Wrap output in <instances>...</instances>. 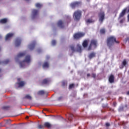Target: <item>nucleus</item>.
Wrapping results in <instances>:
<instances>
[{
	"label": "nucleus",
	"instance_id": "f257e3e1",
	"mask_svg": "<svg viewBox=\"0 0 129 129\" xmlns=\"http://www.w3.org/2000/svg\"><path fill=\"white\" fill-rule=\"evenodd\" d=\"M115 43L116 44H119V41L116 40V38L114 36H110L107 39V45L109 48Z\"/></svg>",
	"mask_w": 129,
	"mask_h": 129
},
{
	"label": "nucleus",
	"instance_id": "f03ea898",
	"mask_svg": "<svg viewBox=\"0 0 129 129\" xmlns=\"http://www.w3.org/2000/svg\"><path fill=\"white\" fill-rule=\"evenodd\" d=\"M81 17H82V11L80 10L76 11L73 14L74 19L77 22H79V21H80Z\"/></svg>",
	"mask_w": 129,
	"mask_h": 129
},
{
	"label": "nucleus",
	"instance_id": "7ed1b4c3",
	"mask_svg": "<svg viewBox=\"0 0 129 129\" xmlns=\"http://www.w3.org/2000/svg\"><path fill=\"white\" fill-rule=\"evenodd\" d=\"M127 10V8H125L123 10H122V11L120 13L118 17V20H120V24H122L123 22L125 21V18H124V17H124V15H125Z\"/></svg>",
	"mask_w": 129,
	"mask_h": 129
},
{
	"label": "nucleus",
	"instance_id": "20e7f679",
	"mask_svg": "<svg viewBox=\"0 0 129 129\" xmlns=\"http://www.w3.org/2000/svg\"><path fill=\"white\" fill-rule=\"evenodd\" d=\"M70 48L71 49L73 53H74V52L81 53L82 51V49H81V46L80 45V44H77L76 49H75V46L73 44L70 45Z\"/></svg>",
	"mask_w": 129,
	"mask_h": 129
},
{
	"label": "nucleus",
	"instance_id": "39448f33",
	"mask_svg": "<svg viewBox=\"0 0 129 129\" xmlns=\"http://www.w3.org/2000/svg\"><path fill=\"white\" fill-rule=\"evenodd\" d=\"M92 47L94 48V49H95V48L97 47V40L95 39H92V40H91L90 45L88 48V51H90V50H92Z\"/></svg>",
	"mask_w": 129,
	"mask_h": 129
},
{
	"label": "nucleus",
	"instance_id": "423d86ee",
	"mask_svg": "<svg viewBox=\"0 0 129 129\" xmlns=\"http://www.w3.org/2000/svg\"><path fill=\"white\" fill-rule=\"evenodd\" d=\"M25 62H26V63H30V62H31V56L27 55L24 60L20 62V67H24Z\"/></svg>",
	"mask_w": 129,
	"mask_h": 129
},
{
	"label": "nucleus",
	"instance_id": "0eeeda50",
	"mask_svg": "<svg viewBox=\"0 0 129 129\" xmlns=\"http://www.w3.org/2000/svg\"><path fill=\"white\" fill-rule=\"evenodd\" d=\"M98 17H99V22L102 24L103 23V21H104V19H105V14H104V12H100L98 14Z\"/></svg>",
	"mask_w": 129,
	"mask_h": 129
},
{
	"label": "nucleus",
	"instance_id": "6e6552de",
	"mask_svg": "<svg viewBox=\"0 0 129 129\" xmlns=\"http://www.w3.org/2000/svg\"><path fill=\"white\" fill-rule=\"evenodd\" d=\"M85 36V33L82 32H78L75 33L74 35V39L75 40H79L80 38H82V37H84Z\"/></svg>",
	"mask_w": 129,
	"mask_h": 129
},
{
	"label": "nucleus",
	"instance_id": "1a4fd4ad",
	"mask_svg": "<svg viewBox=\"0 0 129 129\" xmlns=\"http://www.w3.org/2000/svg\"><path fill=\"white\" fill-rule=\"evenodd\" d=\"M81 4V3L80 2H74L71 4V7L72 8V9H75V8H78V7H79Z\"/></svg>",
	"mask_w": 129,
	"mask_h": 129
},
{
	"label": "nucleus",
	"instance_id": "9d476101",
	"mask_svg": "<svg viewBox=\"0 0 129 129\" xmlns=\"http://www.w3.org/2000/svg\"><path fill=\"white\" fill-rule=\"evenodd\" d=\"M44 127H47V128H49V122H46L45 123H44V125H39L38 126V128L39 129H42V128H44Z\"/></svg>",
	"mask_w": 129,
	"mask_h": 129
},
{
	"label": "nucleus",
	"instance_id": "9b49d317",
	"mask_svg": "<svg viewBox=\"0 0 129 129\" xmlns=\"http://www.w3.org/2000/svg\"><path fill=\"white\" fill-rule=\"evenodd\" d=\"M38 14H39V11L36 9H33L32 10V18L33 19L35 18L36 16H38Z\"/></svg>",
	"mask_w": 129,
	"mask_h": 129
},
{
	"label": "nucleus",
	"instance_id": "f8f14e48",
	"mask_svg": "<svg viewBox=\"0 0 129 129\" xmlns=\"http://www.w3.org/2000/svg\"><path fill=\"white\" fill-rule=\"evenodd\" d=\"M96 56V53L94 52H91L89 55H88V58L90 59V60H91V59H93V58H95Z\"/></svg>",
	"mask_w": 129,
	"mask_h": 129
},
{
	"label": "nucleus",
	"instance_id": "ddd939ff",
	"mask_svg": "<svg viewBox=\"0 0 129 129\" xmlns=\"http://www.w3.org/2000/svg\"><path fill=\"white\" fill-rule=\"evenodd\" d=\"M14 34L13 33H8L6 36V38H5L6 41H8V40H10L11 38L14 36Z\"/></svg>",
	"mask_w": 129,
	"mask_h": 129
},
{
	"label": "nucleus",
	"instance_id": "4468645a",
	"mask_svg": "<svg viewBox=\"0 0 129 129\" xmlns=\"http://www.w3.org/2000/svg\"><path fill=\"white\" fill-rule=\"evenodd\" d=\"M22 43V40L20 38H17L15 41V46L16 47H19Z\"/></svg>",
	"mask_w": 129,
	"mask_h": 129
},
{
	"label": "nucleus",
	"instance_id": "2eb2a0df",
	"mask_svg": "<svg viewBox=\"0 0 129 129\" xmlns=\"http://www.w3.org/2000/svg\"><path fill=\"white\" fill-rule=\"evenodd\" d=\"M57 26L59 28H61V29H63V28H64V23H63L62 20H59L57 22Z\"/></svg>",
	"mask_w": 129,
	"mask_h": 129
},
{
	"label": "nucleus",
	"instance_id": "dca6fc26",
	"mask_svg": "<svg viewBox=\"0 0 129 129\" xmlns=\"http://www.w3.org/2000/svg\"><path fill=\"white\" fill-rule=\"evenodd\" d=\"M89 42V39H86L85 40L82 44L83 47L84 48H86L87 46H88V42Z\"/></svg>",
	"mask_w": 129,
	"mask_h": 129
},
{
	"label": "nucleus",
	"instance_id": "f3484780",
	"mask_svg": "<svg viewBox=\"0 0 129 129\" xmlns=\"http://www.w3.org/2000/svg\"><path fill=\"white\" fill-rule=\"evenodd\" d=\"M109 82L110 83H113L114 82V76L113 75H110L109 77Z\"/></svg>",
	"mask_w": 129,
	"mask_h": 129
},
{
	"label": "nucleus",
	"instance_id": "a211bd4d",
	"mask_svg": "<svg viewBox=\"0 0 129 129\" xmlns=\"http://www.w3.org/2000/svg\"><path fill=\"white\" fill-rule=\"evenodd\" d=\"M35 46H36V42L34 41L29 45L30 50H34L35 48Z\"/></svg>",
	"mask_w": 129,
	"mask_h": 129
},
{
	"label": "nucleus",
	"instance_id": "6ab92c4d",
	"mask_svg": "<svg viewBox=\"0 0 129 129\" xmlns=\"http://www.w3.org/2000/svg\"><path fill=\"white\" fill-rule=\"evenodd\" d=\"M95 22L93 19L91 18L88 19L86 20V23L88 25L89 24H92V23H94Z\"/></svg>",
	"mask_w": 129,
	"mask_h": 129
},
{
	"label": "nucleus",
	"instance_id": "aec40b11",
	"mask_svg": "<svg viewBox=\"0 0 129 129\" xmlns=\"http://www.w3.org/2000/svg\"><path fill=\"white\" fill-rule=\"evenodd\" d=\"M25 56H26V52H20L17 55V58H22Z\"/></svg>",
	"mask_w": 129,
	"mask_h": 129
},
{
	"label": "nucleus",
	"instance_id": "412c9836",
	"mask_svg": "<svg viewBox=\"0 0 129 129\" xmlns=\"http://www.w3.org/2000/svg\"><path fill=\"white\" fill-rule=\"evenodd\" d=\"M48 82H49V80L48 79H45L42 81L41 84V85H45V84H48Z\"/></svg>",
	"mask_w": 129,
	"mask_h": 129
},
{
	"label": "nucleus",
	"instance_id": "4be33fe9",
	"mask_svg": "<svg viewBox=\"0 0 129 129\" xmlns=\"http://www.w3.org/2000/svg\"><path fill=\"white\" fill-rule=\"evenodd\" d=\"M73 117H74V116L73 115V114H72L71 113L69 114L68 119L70 121H71V120H72V119H73Z\"/></svg>",
	"mask_w": 129,
	"mask_h": 129
},
{
	"label": "nucleus",
	"instance_id": "5701e85b",
	"mask_svg": "<svg viewBox=\"0 0 129 129\" xmlns=\"http://www.w3.org/2000/svg\"><path fill=\"white\" fill-rule=\"evenodd\" d=\"M8 22V20L6 18L0 20V23L1 24H6Z\"/></svg>",
	"mask_w": 129,
	"mask_h": 129
},
{
	"label": "nucleus",
	"instance_id": "b1692460",
	"mask_svg": "<svg viewBox=\"0 0 129 129\" xmlns=\"http://www.w3.org/2000/svg\"><path fill=\"white\" fill-rule=\"evenodd\" d=\"M127 64V62L126 61V59H124L122 62V68H123L125 65Z\"/></svg>",
	"mask_w": 129,
	"mask_h": 129
},
{
	"label": "nucleus",
	"instance_id": "393cba45",
	"mask_svg": "<svg viewBox=\"0 0 129 129\" xmlns=\"http://www.w3.org/2000/svg\"><path fill=\"white\" fill-rule=\"evenodd\" d=\"M24 98L25 99H29V100H32V97L30 95H26Z\"/></svg>",
	"mask_w": 129,
	"mask_h": 129
},
{
	"label": "nucleus",
	"instance_id": "a878e982",
	"mask_svg": "<svg viewBox=\"0 0 129 129\" xmlns=\"http://www.w3.org/2000/svg\"><path fill=\"white\" fill-rule=\"evenodd\" d=\"M18 84L19 85V87H23V86L25 85V83H24L23 81H21L19 83H18Z\"/></svg>",
	"mask_w": 129,
	"mask_h": 129
},
{
	"label": "nucleus",
	"instance_id": "bb28decb",
	"mask_svg": "<svg viewBox=\"0 0 129 129\" xmlns=\"http://www.w3.org/2000/svg\"><path fill=\"white\" fill-rule=\"evenodd\" d=\"M49 65L48 64V62H45L42 66L43 68H48Z\"/></svg>",
	"mask_w": 129,
	"mask_h": 129
},
{
	"label": "nucleus",
	"instance_id": "cd10ccee",
	"mask_svg": "<svg viewBox=\"0 0 129 129\" xmlns=\"http://www.w3.org/2000/svg\"><path fill=\"white\" fill-rule=\"evenodd\" d=\"M42 7H43V5L40 3H37L36 4V7L38 8V9L42 8Z\"/></svg>",
	"mask_w": 129,
	"mask_h": 129
},
{
	"label": "nucleus",
	"instance_id": "c85d7f7f",
	"mask_svg": "<svg viewBox=\"0 0 129 129\" xmlns=\"http://www.w3.org/2000/svg\"><path fill=\"white\" fill-rule=\"evenodd\" d=\"M45 94V91H43V90H41V91H39L38 92V95H43Z\"/></svg>",
	"mask_w": 129,
	"mask_h": 129
},
{
	"label": "nucleus",
	"instance_id": "c756f323",
	"mask_svg": "<svg viewBox=\"0 0 129 129\" xmlns=\"http://www.w3.org/2000/svg\"><path fill=\"white\" fill-rule=\"evenodd\" d=\"M100 34H105V29H100Z\"/></svg>",
	"mask_w": 129,
	"mask_h": 129
},
{
	"label": "nucleus",
	"instance_id": "7c9ffc66",
	"mask_svg": "<svg viewBox=\"0 0 129 129\" xmlns=\"http://www.w3.org/2000/svg\"><path fill=\"white\" fill-rule=\"evenodd\" d=\"M74 84H71L69 85V89H72V88H74Z\"/></svg>",
	"mask_w": 129,
	"mask_h": 129
},
{
	"label": "nucleus",
	"instance_id": "2f4dec72",
	"mask_svg": "<svg viewBox=\"0 0 129 129\" xmlns=\"http://www.w3.org/2000/svg\"><path fill=\"white\" fill-rule=\"evenodd\" d=\"M56 40H53L52 41V42H51V45H52V46H55V45H56Z\"/></svg>",
	"mask_w": 129,
	"mask_h": 129
},
{
	"label": "nucleus",
	"instance_id": "473e14b6",
	"mask_svg": "<svg viewBox=\"0 0 129 129\" xmlns=\"http://www.w3.org/2000/svg\"><path fill=\"white\" fill-rule=\"evenodd\" d=\"M66 85H67V82L62 81V86H66Z\"/></svg>",
	"mask_w": 129,
	"mask_h": 129
},
{
	"label": "nucleus",
	"instance_id": "72a5a7b5",
	"mask_svg": "<svg viewBox=\"0 0 129 129\" xmlns=\"http://www.w3.org/2000/svg\"><path fill=\"white\" fill-rule=\"evenodd\" d=\"M10 62V60L7 59L3 61L4 64H8Z\"/></svg>",
	"mask_w": 129,
	"mask_h": 129
},
{
	"label": "nucleus",
	"instance_id": "f704fd0d",
	"mask_svg": "<svg viewBox=\"0 0 129 129\" xmlns=\"http://www.w3.org/2000/svg\"><path fill=\"white\" fill-rule=\"evenodd\" d=\"M54 126L53 125L51 124L50 123H49V128H54Z\"/></svg>",
	"mask_w": 129,
	"mask_h": 129
},
{
	"label": "nucleus",
	"instance_id": "c9c22d12",
	"mask_svg": "<svg viewBox=\"0 0 129 129\" xmlns=\"http://www.w3.org/2000/svg\"><path fill=\"white\" fill-rule=\"evenodd\" d=\"M3 109H8V108H10V106H5L4 107H3Z\"/></svg>",
	"mask_w": 129,
	"mask_h": 129
},
{
	"label": "nucleus",
	"instance_id": "e433bc0d",
	"mask_svg": "<svg viewBox=\"0 0 129 129\" xmlns=\"http://www.w3.org/2000/svg\"><path fill=\"white\" fill-rule=\"evenodd\" d=\"M62 99H63V96L59 97L57 98V100H58L59 101H60V100H62Z\"/></svg>",
	"mask_w": 129,
	"mask_h": 129
},
{
	"label": "nucleus",
	"instance_id": "4c0bfd02",
	"mask_svg": "<svg viewBox=\"0 0 129 129\" xmlns=\"http://www.w3.org/2000/svg\"><path fill=\"white\" fill-rule=\"evenodd\" d=\"M108 105L107 104H102V107H103L104 108H105V107H107Z\"/></svg>",
	"mask_w": 129,
	"mask_h": 129
},
{
	"label": "nucleus",
	"instance_id": "58836bf2",
	"mask_svg": "<svg viewBox=\"0 0 129 129\" xmlns=\"http://www.w3.org/2000/svg\"><path fill=\"white\" fill-rule=\"evenodd\" d=\"M92 77H93V78H95L96 77V75L95 74L93 73L92 74Z\"/></svg>",
	"mask_w": 129,
	"mask_h": 129
},
{
	"label": "nucleus",
	"instance_id": "ea45409f",
	"mask_svg": "<svg viewBox=\"0 0 129 129\" xmlns=\"http://www.w3.org/2000/svg\"><path fill=\"white\" fill-rule=\"evenodd\" d=\"M122 110H123V107H120L119 109V111H121Z\"/></svg>",
	"mask_w": 129,
	"mask_h": 129
},
{
	"label": "nucleus",
	"instance_id": "a19ab883",
	"mask_svg": "<svg viewBox=\"0 0 129 129\" xmlns=\"http://www.w3.org/2000/svg\"><path fill=\"white\" fill-rule=\"evenodd\" d=\"M113 106H116V102H114L113 103Z\"/></svg>",
	"mask_w": 129,
	"mask_h": 129
},
{
	"label": "nucleus",
	"instance_id": "79ce46f5",
	"mask_svg": "<svg viewBox=\"0 0 129 129\" xmlns=\"http://www.w3.org/2000/svg\"><path fill=\"white\" fill-rule=\"evenodd\" d=\"M110 125V124L109 123H106V126H109Z\"/></svg>",
	"mask_w": 129,
	"mask_h": 129
},
{
	"label": "nucleus",
	"instance_id": "37998d69",
	"mask_svg": "<svg viewBox=\"0 0 129 129\" xmlns=\"http://www.w3.org/2000/svg\"><path fill=\"white\" fill-rule=\"evenodd\" d=\"M67 19L68 20H69L70 21H71V19L70 18V17H68Z\"/></svg>",
	"mask_w": 129,
	"mask_h": 129
},
{
	"label": "nucleus",
	"instance_id": "c03bdc74",
	"mask_svg": "<svg viewBox=\"0 0 129 129\" xmlns=\"http://www.w3.org/2000/svg\"><path fill=\"white\" fill-rule=\"evenodd\" d=\"M87 77H90V74H87Z\"/></svg>",
	"mask_w": 129,
	"mask_h": 129
},
{
	"label": "nucleus",
	"instance_id": "a18cd8bd",
	"mask_svg": "<svg viewBox=\"0 0 129 129\" xmlns=\"http://www.w3.org/2000/svg\"><path fill=\"white\" fill-rule=\"evenodd\" d=\"M44 110L45 111H47V112L49 111V110H48V109H44Z\"/></svg>",
	"mask_w": 129,
	"mask_h": 129
},
{
	"label": "nucleus",
	"instance_id": "49530a36",
	"mask_svg": "<svg viewBox=\"0 0 129 129\" xmlns=\"http://www.w3.org/2000/svg\"><path fill=\"white\" fill-rule=\"evenodd\" d=\"M127 95H129V91L126 92Z\"/></svg>",
	"mask_w": 129,
	"mask_h": 129
},
{
	"label": "nucleus",
	"instance_id": "de8ad7c7",
	"mask_svg": "<svg viewBox=\"0 0 129 129\" xmlns=\"http://www.w3.org/2000/svg\"><path fill=\"white\" fill-rule=\"evenodd\" d=\"M44 115H45V116H48V115H46V113H44Z\"/></svg>",
	"mask_w": 129,
	"mask_h": 129
},
{
	"label": "nucleus",
	"instance_id": "09e8293b",
	"mask_svg": "<svg viewBox=\"0 0 129 129\" xmlns=\"http://www.w3.org/2000/svg\"><path fill=\"white\" fill-rule=\"evenodd\" d=\"M26 118H29V116H26Z\"/></svg>",
	"mask_w": 129,
	"mask_h": 129
},
{
	"label": "nucleus",
	"instance_id": "8fccbe9b",
	"mask_svg": "<svg viewBox=\"0 0 129 129\" xmlns=\"http://www.w3.org/2000/svg\"><path fill=\"white\" fill-rule=\"evenodd\" d=\"M1 71H2V69H0V72H1Z\"/></svg>",
	"mask_w": 129,
	"mask_h": 129
},
{
	"label": "nucleus",
	"instance_id": "3c124183",
	"mask_svg": "<svg viewBox=\"0 0 129 129\" xmlns=\"http://www.w3.org/2000/svg\"><path fill=\"white\" fill-rule=\"evenodd\" d=\"M0 64H2V61H0Z\"/></svg>",
	"mask_w": 129,
	"mask_h": 129
},
{
	"label": "nucleus",
	"instance_id": "603ef678",
	"mask_svg": "<svg viewBox=\"0 0 129 129\" xmlns=\"http://www.w3.org/2000/svg\"><path fill=\"white\" fill-rule=\"evenodd\" d=\"M18 81H19V80H20V79H18Z\"/></svg>",
	"mask_w": 129,
	"mask_h": 129
}]
</instances>
